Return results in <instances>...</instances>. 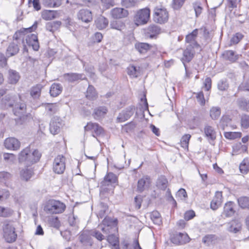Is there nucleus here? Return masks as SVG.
I'll return each instance as SVG.
<instances>
[{"label": "nucleus", "instance_id": "1", "mask_svg": "<svg viewBox=\"0 0 249 249\" xmlns=\"http://www.w3.org/2000/svg\"><path fill=\"white\" fill-rule=\"evenodd\" d=\"M0 106L2 108L13 107V112L16 116L19 117L21 124L29 122L32 119L31 114H26V105L21 99L20 96L18 99L15 96L7 95L3 98L0 103Z\"/></svg>", "mask_w": 249, "mask_h": 249}, {"label": "nucleus", "instance_id": "2", "mask_svg": "<svg viewBox=\"0 0 249 249\" xmlns=\"http://www.w3.org/2000/svg\"><path fill=\"white\" fill-rule=\"evenodd\" d=\"M66 209L65 204L58 200H50L44 207V211L50 214L62 213Z\"/></svg>", "mask_w": 249, "mask_h": 249}, {"label": "nucleus", "instance_id": "3", "mask_svg": "<svg viewBox=\"0 0 249 249\" xmlns=\"http://www.w3.org/2000/svg\"><path fill=\"white\" fill-rule=\"evenodd\" d=\"M150 10L148 8L139 10L134 17V21L137 25L146 23L150 18Z\"/></svg>", "mask_w": 249, "mask_h": 249}, {"label": "nucleus", "instance_id": "4", "mask_svg": "<svg viewBox=\"0 0 249 249\" xmlns=\"http://www.w3.org/2000/svg\"><path fill=\"white\" fill-rule=\"evenodd\" d=\"M3 236L5 240L9 243L14 242L17 237L15 232V228L10 223L4 224L3 227Z\"/></svg>", "mask_w": 249, "mask_h": 249}, {"label": "nucleus", "instance_id": "5", "mask_svg": "<svg viewBox=\"0 0 249 249\" xmlns=\"http://www.w3.org/2000/svg\"><path fill=\"white\" fill-rule=\"evenodd\" d=\"M66 159L63 155H58L54 159L53 170L57 174H62L66 169Z\"/></svg>", "mask_w": 249, "mask_h": 249}, {"label": "nucleus", "instance_id": "6", "mask_svg": "<svg viewBox=\"0 0 249 249\" xmlns=\"http://www.w3.org/2000/svg\"><path fill=\"white\" fill-rule=\"evenodd\" d=\"M168 12L164 8H156L154 10V19L160 24L164 23L168 20Z\"/></svg>", "mask_w": 249, "mask_h": 249}, {"label": "nucleus", "instance_id": "7", "mask_svg": "<svg viewBox=\"0 0 249 249\" xmlns=\"http://www.w3.org/2000/svg\"><path fill=\"white\" fill-rule=\"evenodd\" d=\"M4 144L6 149L11 150H17L20 146V142L17 139L13 137L6 139Z\"/></svg>", "mask_w": 249, "mask_h": 249}, {"label": "nucleus", "instance_id": "8", "mask_svg": "<svg viewBox=\"0 0 249 249\" xmlns=\"http://www.w3.org/2000/svg\"><path fill=\"white\" fill-rule=\"evenodd\" d=\"M171 240L175 244H184L189 242L190 238L187 234L179 232L174 234Z\"/></svg>", "mask_w": 249, "mask_h": 249}, {"label": "nucleus", "instance_id": "9", "mask_svg": "<svg viewBox=\"0 0 249 249\" xmlns=\"http://www.w3.org/2000/svg\"><path fill=\"white\" fill-rule=\"evenodd\" d=\"M195 54V51L193 48L191 47H187L182 53V56L180 58V60L183 64L185 68H186V63L190 62L193 59Z\"/></svg>", "mask_w": 249, "mask_h": 249}, {"label": "nucleus", "instance_id": "10", "mask_svg": "<svg viewBox=\"0 0 249 249\" xmlns=\"http://www.w3.org/2000/svg\"><path fill=\"white\" fill-rule=\"evenodd\" d=\"M84 129L86 131H92L93 132L92 135L94 137H95V135H100L103 132V129L101 126L97 123L91 122L88 123L87 125L84 127Z\"/></svg>", "mask_w": 249, "mask_h": 249}, {"label": "nucleus", "instance_id": "11", "mask_svg": "<svg viewBox=\"0 0 249 249\" xmlns=\"http://www.w3.org/2000/svg\"><path fill=\"white\" fill-rule=\"evenodd\" d=\"M134 108L133 107H130L125 110H123L117 117V120L118 122H124L127 120L134 114Z\"/></svg>", "mask_w": 249, "mask_h": 249}, {"label": "nucleus", "instance_id": "12", "mask_svg": "<svg viewBox=\"0 0 249 249\" xmlns=\"http://www.w3.org/2000/svg\"><path fill=\"white\" fill-rule=\"evenodd\" d=\"M77 16L78 19L85 23L89 22L92 19V13L88 9H83L79 10Z\"/></svg>", "mask_w": 249, "mask_h": 249}, {"label": "nucleus", "instance_id": "13", "mask_svg": "<svg viewBox=\"0 0 249 249\" xmlns=\"http://www.w3.org/2000/svg\"><path fill=\"white\" fill-rule=\"evenodd\" d=\"M150 183V178L148 176H143L138 181L137 191L141 193L143 192L149 187Z\"/></svg>", "mask_w": 249, "mask_h": 249}, {"label": "nucleus", "instance_id": "14", "mask_svg": "<svg viewBox=\"0 0 249 249\" xmlns=\"http://www.w3.org/2000/svg\"><path fill=\"white\" fill-rule=\"evenodd\" d=\"M26 43L29 46H31L35 51H38L39 48V45L37 36L36 34H30L28 35L25 38Z\"/></svg>", "mask_w": 249, "mask_h": 249}, {"label": "nucleus", "instance_id": "15", "mask_svg": "<svg viewBox=\"0 0 249 249\" xmlns=\"http://www.w3.org/2000/svg\"><path fill=\"white\" fill-rule=\"evenodd\" d=\"M198 34V30H194L191 33L187 35L186 36V42L189 43L188 47H191L192 48H196L199 46V45L196 42V39Z\"/></svg>", "mask_w": 249, "mask_h": 249}, {"label": "nucleus", "instance_id": "16", "mask_svg": "<svg viewBox=\"0 0 249 249\" xmlns=\"http://www.w3.org/2000/svg\"><path fill=\"white\" fill-rule=\"evenodd\" d=\"M62 124L58 118H53L50 124V131L53 135L58 134L60 132Z\"/></svg>", "mask_w": 249, "mask_h": 249}, {"label": "nucleus", "instance_id": "17", "mask_svg": "<svg viewBox=\"0 0 249 249\" xmlns=\"http://www.w3.org/2000/svg\"><path fill=\"white\" fill-rule=\"evenodd\" d=\"M111 15L114 18H122L126 17L128 11L122 8H115L111 10Z\"/></svg>", "mask_w": 249, "mask_h": 249}, {"label": "nucleus", "instance_id": "18", "mask_svg": "<svg viewBox=\"0 0 249 249\" xmlns=\"http://www.w3.org/2000/svg\"><path fill=\"white\" fill-rule=\"evenodd\" d=\"M117 177L113 173L109 172L104 177V180L101 184L103 186L112 185L114 184H117Z\"/></svg>", "mask_w": 249, "mask_h": 249}, {"label": "nucleus", "instance_id": "19", "mask_svg": "<svg viewBox=\"0 0 249 249\" xmlns=\"http://www.w3.org/2000/svg\"><path fill=\"white\" fill-rule=\"evenodd\" d=\"M222 202V192L217 191L211 203V208L213 210H216L221 204Z\"/></svg>", "mask_w": 249, "mask_h": 249}, {"label": "nucleus", "instance_id": "20", "mask_svg": "<svg viewBox=\"0 0 249 249\" xmlns=\"http://www.w3.org/2000/svg\"><path fill=\"white\" fill-rule=\"evenodd\" d=\"M26 164L30 165L37 162L40 158L41 154L37 150H34L32 152L30 149V153Z\"/></svg>", "mask_w": 249, "mask_h": 249}, {"label": "nucleus", "instance_id": "21", "mask_svg": "<svg viewBox=\"0 0 249 249\" xmlns=\"http://www.w3.org/2000/svg\"><path fill=\"white\" fill-rule=\"evenodd\" d=\"M204 132L205 137L209 141H213L215 139L216 132L213 126L209 124H206L204 128Z\"/></svg>", "mask_w": 249, "mask_h": 249}, {"label": "nucleus", "instance_id": "22", "mask_svg": "<svg viewBox=\"0 0 249 249\" xmlns=\"http://www.w3.org/2000/svg\"><path fill=\"white\" fill-rule=\"evenodd\" d=\"M107 109L105 107H100L94 109L93 116L96 120H100L107 113Z\"/></svg>", "mask_w": 249, "mask_h": 249}, {"label": "nucleus", "instance_id": "23", "mask_svg": "<svg viewBox=\"0 0 249 249\" xmlns=\"http://www.w3.org/2000/svg\"><path fill=\"white\" fill-rule=\"evenodd\" d=\"M234 206V204L232 202L230 201L226 203L222 213L223 215L226 217H230L233 215L235 213Z\"/></svg>", "mask_w": 249, "mask_h": 249}, {"label": "nucleus", "instance_id": "24", "mask_svg": "<svg viewBox=\"0 0 249 249\" xmlns=\"http://www.w3.org/2000/svg\"><path fill=\"white\" fill-rule=\"evenodd\" d=\"M241 229V224L238 220H232L227 224V229L229 231L237 233Z\"/></svg>", "mask_w": 249, "mask_h": 249}, {"label": "nucleus", "instance_id": "25", "mask_svg": "<svg viewBox=\"0 0 249 249\" xmlns=\"http://www.w3.org/2000/svg\"><path fill=\"white\" fill-rule=\"evenodd\" d=\"M79 239L82 244L86 247H89L92 245L91 238L88 231H84L79 236Z\"/></svg>", "mask_w": 249, "mask_h": 249}, {"label": "nucleus", "instance_id": "26", "mask_svg": "<svg viewBox=\"0 0 249 249\" xmlns=\"http://www.w3.org/2000/svg\"><path fill=\"white\" fill-rule=\"evenodd\" d=\"M108 21L107 18L102 16L98 17L95 20L96 27L99 30H102L108 25Z\"/></svg>", "mask_w": 249, "mask_h": 249}, {"label": "nucleus", "instance_id": "27", "mask_svg": "<svg viewBox=\"0 0 249 249\" xmlns=\"http://www.w3.org/2000/svg\"><path fill=\"white\" fill-rule=\"evenodd\" d=\"M63 88L60 84L53 83L50 89V93L51 96L56 97L59 95L62 91Z\"/></svg>", "mask_w": 249, "mask_h": 249}, {"label": "nucleus", "instance_id": "28", "mask_svg": "<svg viewBox=\"0 0 249 249\" xmlns=\"http://www.w3.org/2000/svg\"><path fill=\"white\" fill-rule=\"evenodd\" d=\"M33 175V171L31 168H25L20 172V177L22 180L28 181Z\"/></svg>", "mask_w": 249, "mask_h": 249}, {"label": "nucleus", "instance_id": "29", "mask_svg": "<svg viewBox=\"0 0 249 249\" xmlns=\"http://www.w3.org/2000/svg\"><path fill=\"white\" fill-rule=\"evenodd\" d=\"M247 146L241 143H237L232 147V155H238L246 152L247 150Z\"/></svg>", "mask_w": 249, "mask_h": 249}, {"label": "nucleus", "instance_id": "30", "mask_svg": "<svg viewBox=\"0 0 249 249\" xmlns=\"http://www.w3.org/2000/svg\"><path fill=\"white\" fill-rule=\"evenodd\" d=\"M66 80L69 82H73L78 80H82L85 78V76L82 74L75 73H67L64 75Z\"/></svg>", "mask_w": 249, "mask_h": 249}, {"label": "nucleus", "instance_id": "31", "mask_svg": "<svg viewBox=\"0 0 249 249\" xmlns=\"http://www.w3.org/2000/svg\"><path fill=\"white\" fill-rule=\"evenodd\" d=\"M19 50L18 45L14 43H11L7 49L6 55L7 57L15 55L18 52Z\"/></svg>", "mask_w": 249, "mask_h": 249}, {"label": "nucleus", "instance_id": "32", "mask_svg": "<svg viewBox=\"0 0 249 249\" xmlns=\"http://www.w3.org/2000/svg\"><path fill=\"white\" fill-rule=\"evenodd\" d=\"M42 106L44 107L47 114L50 116L55 113L58 109L57 106L56 104L45 103L43 104Z\"/></svg>", "mask_w": 249, "mask_h": 249}, {"label": "nucleus", "instance_id": "33", "mask_svg": "<svg viewBox=\"0 0 249 249\" xmlns=\"http://www.w3.org/2000/svg\"><path fill=\"white\" fill-rule=\"evenodd\" d=\"M136 49L141 53H145L151 48V46L145 43H137L135 45Z\"/></svg>", "mask_w": 249, "mask_h": 249}, {"label": "nucleus", "instance_id": "34", "mask_svg": "<svg viewBox=\"0 0 249 249\" xmlns=\"http://www.w3.org/2000/svg\"><path fill=\"white\" fill-rule=\"evenodd\" d=\"M29 153L30 148L28 147L22 150L19 153L18 155L19 162L20 163L25 162V164H26L28 160Z\"/></svg>", "mask_w": 249, "mask_h": 249}, {"label": "nucleus", "instance_id": "35", "mask_svg": "<svg viewBox=\"0 0 249 249\" xmlns=\"http://www.w3.org/2000/svg\"><path fill=\"white\" fill-rule=\"evenodd\" d=\"M43 86L41 84H37L33 87L30 91L31 96L34 99H37L39 97L41 94V91Z\"/></svg>", "mask_w": 249, "mask_h": 249}, {"label": "nucleus", "instance_id": "36", "mask_svg": "<svg viewBox=\"0 0 249 249\" xmlns=\"http://www.w3.org/2000/svg\"><path fill=\"white\" fill-rule=\"evenodd\" d=\"M56 12L53 10H44L41 14L43 19L46 20H52L56 18Z\"/></svg>", "mask_w": 249, "mask_h": 249}, {"label": "nucleus", "instance_id": "37", "mask_svg": "<svg viewBox=\"0 0 249 249\" xmlns=\"http://www.w3.org/2000/svg\"><path fill=\"white\" fill-rule=\"evenodd\" d=\"M107 241L111 246V249H120L118 238L115 235H109L107 237Z\"/></svg>", "mask_w": 249, "mask_h": 249}, {"label": "nucleus", "instance_id": "38", "mask_svg": "<svg viewBox=\"0 0 249 249\" xmlns=\"http://www.w3.org/2000/svg\"><path fill=\"white\" fill-rule=\"evenodd\" d=\"M19 79L18 73L15 71L10 70L9 71L8 80L10 83L16 84Z\"/></svg>", "mask_w": 249, "mask_h": 249}, {"label": "nucleus", "instance_id": "39", "mask_svg": "<svg viewBox=\"0 0 249 249\" xmlns=\"http://www.w3.org/2000/svg\"><path fill=\"white\" fill-rule=\"evenodd\" d=\"M168 180L164 176H160L157 181V186L161 190H165L168 186Z\"/></svg>", "mask_w": 249, "mask_h": 249}, {"label": "nucleus", "instance_id": "40", "mask_svg": "<svg viewBox=\"0 0 249 249\" xmlns=\"http://www.w3.org/2000/svg\"><path fill=\"white\" fill-rule=\"evenodd\" d=\"M127 74L132 78H136L140 74V68L131 65L127 68Z\"/></svg>", "mask_w": 249, "mask_h": 249}, {"label": "nucleus", "instance_id": "41", "mask_svg": "<svg viewBox=\"0 0 249 249\" xmlns=\"http://www.w3.org/2000/svg\"><path fill=\"white\" fill-rule=\"evenodd\" d=\"M223 56L225 59L232 62L235 61L238 59L237 56L236 55L234 52L231 50L225 51L223 53Z\"/></svg>", "mask_w": 249, "mask_h": 249}, {"label": "nucleus", "instance_id": "42", "mask_svg": "<svg viewBox=\"0 0 249 249\" xmlns=\"http://www.w3.org/2000/svg\"><path fill=\"white\" fill-rule=\"evenodd\" d=\"M37 21H36L34 24L31 26L27 28H22L21 29L18 33H16L15 36H18V34L20 36H24L27 33H31L33 32L34 30L36 29L37 28Z\"/></svg>", "mask_w": 249, "mask_h": 249}, {"label": "nucleus", "instance_id": "43", "mask_svg": "<svg viewBox=\"0 0 249 249\" xmlns=\"http://www.w3.org/2000/svg\"><path fill=\"white\" fill-rule=\"evenodd\" d=\"M43 5L49 8H55L60 6L61 4L59 0H43Z\"/></svg>", "mask_w": 249, "mask_h": 249}, {"label": "nucleus", "instance_id": "44", "mask_svg": "<svg viewBox=\"0 0 249 249\" xmlns=\"http://www.w3.org/2000/svg\"><path fill=\"white\" fill-rule=\"evenodd\" d=\"M86 96L88 99L90 100H93L96 98L97 94L93 86L89 85L87 90Z\"/></svg>", "mask_w": 249, "mask_h": 249}, {"label": "nucleus", "instance_id": "45", "mask_svg": "<svg viewBox=\"0 0 249 249\" xmlns=\"http://www.w3.org/2000/svg\"><path fill=\"white\" fill-rule=\"evenodd\" d=\"M150 217L153 223L157 225H160L162 220L160 213L158 211H153L150 214Z\"/></svg>", "mask_w": 249, "mask_h": 249}, {"label": "nucleus", "instance_id": "46", "mask_svg": "<svg viewBox=\"0 0 249 249\" xmlns=\"http://www.w3.org/2000/svg\"><path fill=\"white\" fill-rule=\"evenodd\" d=\"M239 169L243 174H247L249 171V159L246 158L240 163Z\"/></svg>", "mask_w": 249, "mask_h": 249}, {"label": "nucleus", "instance_id": "47", "mask_svg": "<svg viewBox=\"0 0 249 249\" xmlns=\"http://www.w3.org/2000/svg\"><path fill=\"white\" fill-rule=\"evenodd\" d=\"M221 114V110L220 107H213L210 110V115L213 120L217 119Z\"/></svg>", "mask_w": 249, "mask_h": 249}, {"label": "nucleus", "instance_id": "48", "mask_svg": "<svg viewBox=\"0 0 249 249\" xmlns=\"http://www.w3.org/2000/svg\"><path fill=\"white\" fill-rule=\"evenodd\" d=\"M237 103L240 108L249 112V100L240 98L237 100Z\"/></svg>", "mask_w": 249, "mask_h": 249}, {"label": "nucleus", "instance_id": "49", "mask_svg": "<svg viewBox=\"0 0 249 249\" xmlns=\"http://www.w3.org/2000/svg\"><path fill=\"white\" fill-rule=\"evenodd\" d=\"M241 126L242 129L249 128V115L244 114L241 116L240 119Z\"/></svg>", "mask_w": 249, "mask_h": 249}, {"label": "nucleus", "instance_id": "50", "mask_svg": "<svg viewBox=\"0 0 249 249\" xmlns=\"http://www.w3.org/2000/svg\"><path fill=\"white\" fill-rule=\"evenodd\" d=\"M48 222L51 226L56 229H58L61 225L60 221L58 217L56 216L50 217L48 219Z\"/></svg>", "mask_w": 249, "mask_h": 249}, {"label": "nucleus", "instance_id": "51", "mask_svg": "<svg viewBox=\"0 0 249 249\" xmlns=\"http://www.w3.org/2000/svg\"><path fill=\"white\" fill-rule=\"evenodd\" d=\"M216 238L214 235H207L204 236L203 238L202 241L203 242L209 246L211 244H214Z\"/></svg>", "mask_w": 249, "mask_h": 249}, {"label": "nucleus", "instance_id": "52", "mask_svg": "<svg viewBox=\"0 0 249 249\" xmlns=\"http://www.w3.org/2000/svg\"><path fill=\"white\" fill-rule=\"evenodd\" d=\"M191 137L190 134H185L183 135L180 140L181 146L184 149H188L190 139Z\"/></svg>", "mask_w": 249, "mask_h": 249}, {"label": "nucleus", "instance_id": "53", "mask_svg": "<svg viewBox=\"0 0 249 249\" xmlns=\"http://www.w3.org/2000/svg\"><path fill=\"white\" fill-rule=\"evenodd\" d=\"M110 26L112 29L121 31L124 29V24L121 21L114 20L111 22Z\"/></svg>", "mask_w": 249, "mask_h": 249}, {"label": "nucleus", "instance_id": "54", "mask_svg": "<svg viewBox=\"0 0 249 249\" xmlns=\"http://www.w3.org/2000/svg\"><path fill=\"white\" fill-rule=\"evenodd\" d=\"M224 135L227 139L231 140L240 138L242 136V133L240 132H226L224 133Z\"/></svg>", "mask_w": 249, "mask_h": 249}, {"label": "nucleus", "instance_id": "55", "mask_svg": "<svg viewBox=\"0 0 249 249\" xmlns=\"http://www.w3.org/2000/svg\"><path fill=\"white\" fill-rule=\"evenodd\" d=\"M238 202L239 206L242 208L249 209V198L248 197H241L238 198Z\"/></svg>", "mask_w": 249, "mask_h": 249}, {"label": "nucleus", "instance_id": "56", "mask_svg": "<svg viewBox=\"0 0 249 249\" xmlns=\"http://www.w3.org/2000/svg\"><path fill=\"white\" fill-rule=\"evenodd\" d=\"M231 119L228 115H224L222 116L220 120V124L222 129H224L225 127L228 126L231 122Z\"/></svg>", "mask_w": 249, "mask_h": 249}, {"label": "nucleus", "instance_id": "57", "mask_svg": "<svg viewBox=\"0 0 249 249\" xmlns=\"http://www.w3.org/2000/svg\"><path fill=\"white\" fill-rule=\"evenodd\" d=\"M11 177V174L7 172H0V182L6 184V181Z\"/></svg>", "mask_w": 249, "mask_h": 249}, {"label": "nucleus", "instance_id": "58", "mask_svg": "<svg viewBox=\"0 0 249 249\" xmlns=\"http://www.w3.org/2000/svg\"><path fill=\"white\" fill-rule=\"evenodd\" d=\"M3 159L7 162L13 163L16 161V156L13 154L4 153Z\"/></svg>", "mask_w": 249, "mask_h": 249}, {"label": "nucleus", "instance_id": "59", "mask_svg": "<svg viewBox=\"0 0 249 249\" xmlns=\"http://www.w3.org/2000/svg\"><path fill=\"white\" fill-rule=\"evenodd\" d=\"M12 211L9 208H5L0 206V216L8 217L11 215Z\"/></svg>", "mask_w": 249, "mask_h": 249}, {"label": "nucleus", "instance_id": "60", "mask_svg": "<svg viewBox=\"0 0 249 249\" xmlns=\"http://www.w3.org/2000/svg\"><path fill=\"white\" fill-rule=\"evenodd\" d=\"M137 0H122V4L126 8H130L135 6Z\"/></svg>", "mask_w": 249, "mask_h": 249}, {"label": "nucleus", "instance_id": "61", "mask_svg": "<svg viewBox=\"0 0 249 249\" xmlns=\"http://www.w3.org/2000/svg\"><path fill=\"white\" fill-rule=\"evenodd\" d=\"M10 196L9 192L5 189H0V202L7 199Z\"/></svg>", "mask_w": 249, "mask_h": 249}, {"label": "nucleus", "instance_id": "62", "mask_svg": "<svg viewBox=\"0 0 249 249\" xmlns=\"http://www.w3.org/2000/svg\"><path fill=\"white\" fill-rule=\"evenodd\" d=\"M217 87L219 90L224 91L226 90L228 88L229 85L227 81L222 80L218 82Z\"/></svg>", "mask_w": 249, "mask_h": 249}, {"label": "nucleus", "instance_id": "63", "mask_svg": "<svg viewBox=\"0 0 249 249\" xmlns=\"http://www.w3.org/2000/svg\"><path fill=\"white\" fill-rule=\"evenodd\" d=\"M101 3L106 9H108L115 5L114 0H101Z\"/></svg>", "mask_w": 249, "mask_h": 249}, {"label": "nucleus", "instance_id": "64", "mask_svg": "<svg viewBox=\"0 0 249 249\" xmlns=\"http://www.w3.org/2000/svg\"><path fill=\"white\" fill-rule=\"evenodd\" d=\"M243 36L240 33H236L231 39V42L233 44L238 43L243 38Z\"/></svg>", "mask_w": 249, "mask_h": 249}]
</instances>
